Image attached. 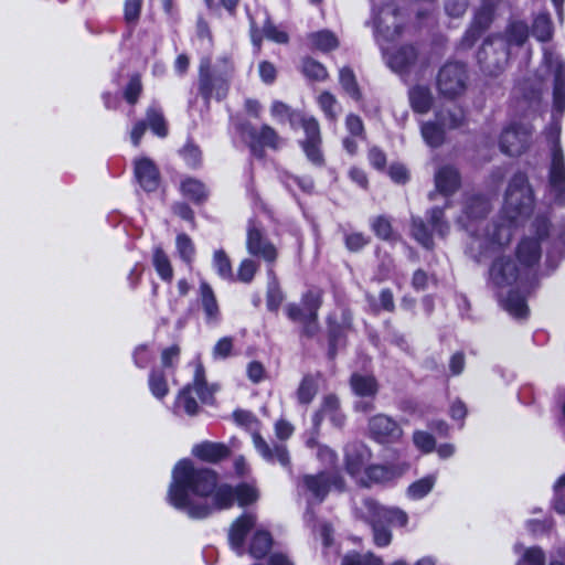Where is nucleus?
<instances>
[{
    "label": "nucleus",
    "instance_id": "e2e57ef3",
    "mask_svg": "<svg viewBox=\"0 0 565 565\" xmlns=\"http://www.w3.org/2000/svg\"><path fill=\"white\" fill-rule=\"evenodd\" d=\"M175 247L181 260L188 266H192L195 258V246L191 237L185 233H180L175 237Z\"/></svg>",
    "mask_w": 565,
    "mask_h": 565
},
{
    "label": "nucleus",
    "instance_id": "f03ea898",
    "mask_svg": "<svg viewBox=\"0 0 565 565\" xmlns=\"http://www.w3.org/2000/svg\"><path fill=\"white\" fill-rule=\"evenodd\" d=\"M285 315L290 322L299 323V340L301 342L315 340L317 345L324 350L329 362H335L339 352L347 349L349 334L354 329V315L349 307L343 308L340 313L329 312L324 318L322 333H320L319 316H306L298 303H287Z\"/></svg>",
    "mask_w": 565,
    "mask_h": 565
},
{
    "label": "nucleus",
    "instance_id": "a18cd8bd",
    "mask_svg": "<svg viewBox=\"0 0 565 565\" xmlns=\"http://www.w3.org/2000/svg\"><path fill=\"white\" fill-rule=\"evenodd\" d=\"M212 266L216 275L230 284L233 282V266L232 260L224 249H216L213 253Z\"/></svg>",
    "mask_w": 565,
    "mask_h": 565
},
{
    "label": "nucleus",
    "instance_id": "13d9d810",
    "mask_svg": "<svg viewBox=\"0 0 565 565\" xmlns=\"http://www.w3.org/2000/svg\"><path fill=\"white\" fill-rule=\"evenodd\" d=\"M258 270L259 264L256 260L244 258L241 260L236 274L233 273V282L249 285L253 282Z\"/></svg>",
    "mask_w": 565,
    "mask_h": 565
},
{
    "label": "nucleus",
    "instance_id": "8fccbe9b",
    "mask_svg": "<svg viewBox=\"0 0 565 565\" xmlns=\"http://www.w3.org/2000/svg\"><path fill=\"white\" fill-rule=\"evenodd\" d=\"M435 116L448 129H458L466 124V111L462 107H455L446 111L438 110Z\"/></svg>",
    "mask_w": 565,
    "mask_h": 565
},
{
    "label": "nucleus",
    "instance_id": "bb28decb",
    "mask_svg": "<svg viewBox=\"0 0 565 565\" xmlns=\"http://www.w3.org/2000/svg\"><path fill=\"white\" fill-rule=\"evenodd\" d=\"M180 193L198 206L205 204L210 198V190L206 184L194 177H185L181 180Z\"/></svg>",
    "mask_w": 565,
    "mask_h": 565
},
{
    "label": "nucleus",
    "instance_id": "ddd939ff",
    "mask_svg": "<svg viewBox=\"0 0 565 565\" xmlns=\"http://www.w3.org/2000/svg\"><path fill=\"white\" fill-rule=\"evenodd\" d=\"M366 520L371 526L393 525L404 527L408 523V515L399 508H387L374 498L363 500Z\"/></svg>",
    "mask_w": 565,
    "mask_h": 565
},
{
    "label": "nucleus",
    "instance_id": "4c0bfd02",
    "mask_svg": "<svg viewBox=\"0 0 565 565\" xmlns=\"http://www.w3.org/2000/svg\"><path fill=\"white\" fill-rule=\"evenodd\" d=\"M178 153L189 169L198 170L202 167V150L192 138L186 139L185 143L178 150Z\"/></svg>",
    "mask_w": 565,
    "mask_h": 565
},
{
    "label": "nucleus",
    "instance_id": "473e14b6",
    "mask_svg": "<svg viewBox=\"0 0 565 565\" xmlns=\"http://www.w3.org/2000/svg\"><path fill=\"white\" fill-rule=\"evenodd\" d=\"M411 236L425 249L433 250L435 248L433 230L419 216L412 217L411 220Z\"/></svg>",
    "mask_w": 565,
    "mask_h": 565
},
{
    "label": "nucleus",
    "instance_id": "20e7f679",
    "mask_svg": "<svg viewBox=\"0 0 565 565\" xmlns=\"http://www.w3.org/2000/svg\"><path fill=\"white\" fill-rule=\"evenodd\" d=\"M270 114L279 122L287 121L294 130L302 128L303 138L298 140V146L306 159L316 168H323L327 164L321 127L315 116H308L299 109H294L281 100L271 103Z\"/></svg>",
    "mask_w": 565,
    "mask_h": 565
},
{
    "label": "nucleus",
    "instance_id": "4468645a",
    "mask_svg": "<svg viewBox=\"0 0 565 565\" xmlns=\"http://www.w3.org/2000/svg\"><path fill=\"white\" fill-rule=\"evenodd\" d=\"M367 436L380 445H392L403 436L399 424L386 414H375L367 420Z\"/></svg>",
    "mask_w": 565,
    "mask_h": 565
},
{
    "label": "nucleus",
    "instance_id": "603ef678",
    "mask_svg": "<svg viewBox=\"0 0 565 565\" xmlns=\"http://www.w3.org/2000/svg\"><path fill=\"white\" fill-rule=\"evenodd\" d=\"M533 36L542 43L551 41L553 36V23L547 13H540L532 23Z\"/></svg>",
    "mask_w": 565,
    "mask_h": 565
},
{
    "label": "nucleus",
    "instance_id": "2eb2a0df",
    "mask_svg": "<svg viewBox=\"0 0 565 565\" xmlns=\"http://www.w3.org/2000/svg\"><path fill=\"white\" fill-rule=\"evenodd\" d=\"M302 486L319 502L324 501L332 487L342 489L344 480L338 472L319 471L316 475H305Z\"/></svg>",
    "mask_w": 565,
    "mask_h": 565
},
{
    "label": "nucleus",
    "instance_id": "bf43d9fd",
    "mask_svg": "<svg viewBox=\"0 0 565 565\" xmlns=\"http://www.w3.org/2000/svg\"><path fill=\"white\" fill-rule=\"evenodd\" d=\"M186 385H192L195 390V393L202 403H209L210 399H213V391L209 387L207 381L205 379V371L202 365H199L195 369L193 382L188 383Z\"/></svg>",
    "mask_w": 565,
    "mask_h": 565
},
{
    "label": "nucleus",
    "instance_id": "b1692460",
    "mask_svg": "<svg viewBox=\"0 0 565 565\" xmlns=\"http://www.w3.org/2000/svg\"><path fill=\"white\" fill-rule=\"evenodd\" d=\"M192 455L203 462L218 463L231 456V449L224 443L204 440L193 446Z\"/></svg>",
    "mask_w": 565,
    "mask_h": 565
},
{
    "label": "nucleus",
    "instance_id": "37998d69",
    "mask_svg": "<svg viewBox=\"0 0 565 565\" xmlns=\"http://www.w3.org/2000/svg\"><path fill=\"white\" fill-rule=\"evenodd\" d=\"M553 106L556 110L565 109V64L558 63L554 71Z\"/></svg>",
    "mask_w": 565,
    "mask_h": 565
},
{
    "label": "nucleus",
    "instance_id": "393cba45",
    "mask_svg": "<svg viewBox=\"0 0 565 565\" xmlns=\"http://www.w3.org/2000/svg\"><path fill=\"white\" fill-rule=\"evenodd\" d=\"M201 308L206 324H217L222 319L221 308L212 286L207 281H201L199 286Z\"/></svg>",
    "mask_w": 565,
    "mask_h": 565
},
{
    "label": "nucleus",
    "instance_id": "6ab92c4d",
    "mask_svg": "<svg viewBox=\"0 0 565 565\" xmlns=\"http://www.w3.org/2000/svg\"><path fill=\"white\" fill-rule=\"evenodd\" d=\"M501 307L513 318L525 320L530 316L527 306V296L530 294V285L524 288L513 287L507 296H502V291L497 292Z\"/></svg>",
    "mask_w": 565,
    "mask_h": 565
},
{
    "label": "nucleus",
    "instance_id": "0eeeda50",
    "mask_svg": "<svg viewBox=\"0 0 565 565\" xmlns=\"http://www.w3.org/2000/svg\"><path fill=\"white\" fill-rule=\"evenodd\" d=\"M239 132L245 139L250 153L257 159L265 158L266 149L274 151L280 149L284 142L277 130L268 124L256 127L250 122H243Z\"/></svg>",
    "mask_w": 565,
    "mask_h": 565
},
{
    "label": "nucleus",
    "instance_id": "72a5a7b5",
    "mask_svg": "<svg viewBox=\"0 0 565 565\" xmlns=\"http://www.w3.org/2000/svg\"><path fill=\"white\" fill-rule=\"evenodd\" d=\"M339 83L343 92L355 103L363 100V93L356 79L354 71L350 66L339 70Z\"/></svg>",
    "mask_w": 565,
    "mask_h": 565
},
{
    "label": "nucleus",
    "instance_id": "f3484780",
    "mask_svg": "<svg viewBox=\"0 0 565 565\" xmlns=\"http://www.w3.org/2000/svg\"><path fill=\"white\" fill-rule=\"evenodd\" d=\"M419 56L418 47L414 44H402L386 53L388 67L399 76H407L416 65Z\"/></svg>",
    "mask_w": 565,
    "mask_h": 565
},
{
    "label": "nucleus",
    "instance_id": "a19ab883",
    "mask_svg": "<svg viewBox=\"0 0 565 565\" xmlns=\"http://www.w3.org/2000/svg\"><path fill=\"white\" fill-rule=\"evenodd\" d=\"M148 386L152 396L159 401H163L170 392L168 380L162 369L153 367L149 372Z\"/></svg>",
    "mask_w": 565,
    "mask_h": 565
},
{
    "label": "nucleus",
    "instance_id": "f8f14e48",
    "mask_svg": "<svg viewBox=\"0 0 565 565\" xmlns=\"http://www.w3.org/2000/svg\"><path fill=\"white\" fill-rule=\"evenodd\" d=\"M547 181L554 203L565 206V157L558 140L551 148Z\"/></svg>",
    "mask_w": 565,
    "mask_h": 565
},
{
    "label": "nucleus",
    "instance_id": "ea45409f",
    "mask_svg": "<svg viewBox=\"0 0 565 565\" xmlns=\"http://www.w3.org/2000/svg\"><path fill=\"white\" fill-rule=\"evenodd\" d=\"M529 35V25L522 20L510 21L504 30V38L509 45L522 46L527 41Z\"/></svg>",
    "mask_w": 565,
    "mask_h": 565
},
{
    "label": "nucleus",
    "instance_id": "f257e3e1",
    "mask_svg": "<svg viewBox=\"0 0 565 565\" xmlns=\"http://www.w3.org/2000/svg\"><path fill=\"white\" fill-rule=\"evenodd\" d=\"M167 500L190 519L203 520L215 510H228L235 504L234 487L218 486V473L206 467H195L191 459L179 460L172 470Z\"/></svg>",
    "mask_w": 565,
    "mask_h": 565
},
{
    "label": "nucleus",
    "instance_id": "39448f33",
    "mask_svg": "<svg viewBox=\"0 0 565 565\" xmlns=\"http://www.w3.org/2000/svg\"><path fill=\"white\" fill-rule=\"evenodd\" d=\"M234 74L235 65L230 56H220L215 63L210 55L200 58L198 94L206 107L212 99L222 102L227 98Z\"/></svg>",
    "mask_w": 565,
    "mask_h": 565
},
{
    "label": "nucleus",
    "instance_id": "4be33fe9",
    "mask_svg": "<svg viewBox=\"0 0 565 565\" xmlns=\"http://www.w3.org/2000/svg\"><path fill=\"white\" fill-rule=\"evenodd\" d=\"M434 183L439 194L450 198L461 188V173L454 164H444L435 172Z\"/></svg>",
    "mask_w": 565,
    "mask_h": 565
},
{
    "label": "nucleus",
    "instance_id": "e433bc0d",
    "mask_svg": "<svg viewBox=\"0 0 565 565\" xmlns=\"http://www.w3.org/2000/svg\"><path fill=\"white\" fill-rule=\"evenodd\" d=\"M152 266L161 280L170 284L173 280V267L169 256L161 246H156L151 257Z\"/></svg>",
    "mask_w": 565,
    "mask_h": 565
},
{
    "label": "nucleus",
    "instance_id": "69168bd1",
    "mask_svg": "<svg viewBox=\"0 0 565 565\" xmlns=\"http://www.w3.org/2000/svg\"><path fill=\"white\" fill-rule=\"evenodd\" d=\"M344 127L348 131V135L358 137L359 140L362 141L366 140L367 134L365 125L359 115L354 113H349L344 119Z\"/></svg>",
    "mask_w": 565,
    "mask_h": 565
},
{
    "label": "nucleus",
    "instance_id": "5701e85b",
    "mask_svg": "<svg viewBox=\"0 0 565 565\" xmlns=\"http://www.w3.org/2000/svg\"><path fill=\"white\" fill-rule=\"evenodd\" d=\"M515 257L522 268L530 270V277L533 279L532 269L540 263L542 257V246L539 239H534L531 236L522 237L515 247Z\"/></svg>",
    "mask_w": 565,
    "mask_h": 565
},
{
    "label": "nucleus",
    "instance_id": "c9c22d12",
    "mask_svg": "<svg viewBox=\"0 0 565 565\" xmlns=\"http://www.w3.org/2000/svg\"><path fill=\"white\" fill-rule=\"evenodd\" d=\"M318 376L319 373L317 375L307 373L302 376L296 391L297 402L300 405L307 406L315 399L319 390Z\"/></svg>",
    "mask_w": 565,
    "mask_h": 565
},
{
    "label": "nucleus",
    "instance_id": "1a4fd4ad",
    "mask_svg": "<svg viewBox=\"0 0 565 565\" xmlns=\"http://www.w3.org/2000/svg\"><path fill=\"white\" fill-rule=\"evenodd\" d=\"M246 249L253 257L263 259L267 265V275H274V267L279 253L274 243L265 235L262 227L250 221L247 225Z\"/></svg>",
    "mask_w": 565,
    "mask_h": 565
},
{
    "label": "nucleus",
    "instance_id": "58836bf2",
    "mask_svg": "<svg viewBox=\"0 0 565 565\" xmlns=\"http://www.w3.org/2000/svg\"><path fill=\"white\" fill-rule=\"evenodd\" d=\"M323 290L320 287H311L306 290L298 303L306 316H319V311L323 305Z\"/></svg>",
    "mask_w": 565,
    "mask_h": 565
},
{
    "label": "nucleus",
    "instance_id": "aec40b11",
    "mask_svg": "<svg viewBox=\"0 0 565 565\" xmlns=\"http://www.w3.org/2000/svg\"><path fill=\"white\" fill-rule=\"evenodd\" d=\"M252 438L255 449L265 461L269 463L278 462L287 469L291 468L290 455L285 444L275 443L270 446L258 431H255Z\"/></svg>",
    "mask_w": 565,
    "mask_h": 565
},
{
    "label": "nucleus",
    "instance_id": "de8ad7c7",
    "mask_svg": "<svg viewBox=\"0 0 565 565\" xmlns=\"http://www.w3.org/2000/svg\"><path fill=\"white\" fill-rule=\"evenodd\" d=\"M310 41L317 50L323 53L332 52L340 45L338 36L327 29L311 33Z\"/></svg>",
    "mask_w": 565,
    "mask_h": 565
},
{
    "label": "nucleus",
    "instance_id": "2f4dec72",
    "mask_svg": "<svg viewBox=\"0 0 565 565\" xmlns=\"http://www.w3.org/2000/svg\"><path fill=\"white\" fill-rule=\"evenodd\" d=\"M499 3L500 0H480L470 23L487 32L495 19Z\"/></svg>",
    "mask_w": 565,
    "mask_h": 565
},
{
    "label": "nucleus",
    "instance_id": "c756f323",
    "mask_svg": "<svg viewBox=\"0 0 565 565\" xmlns=\"http://www.w3.org/2000/svg\"><path fill=\"white\" fill-rule=\"evenodd\" d=\"M274 544V539L268 530L257 529L253 532L248 544V553L255 559L265 558Z\"/></svg>",
    "mask_w": 565,
    "mask_h": 565
},
{
    "label": "nucleus",
    "instance_id": "6e6d98bb",
    "mask_svg": "<svg viewBox=\"0 0 565 565\" xmlns=\"http://www.w3.org/2000/svg\"><path fill=\"white\" fill-rule=\"evenodd\" d=\"M317 103L328 121L335 122L338 120V108L340 106L338 99L331 92H321L317 98Z\"/></svg>",
    "mask_w": 565,
    "mask_h": 565
},
{
    "label": "nucleus",
    "instance_id": "5fc2aeb1",
    "mask_svg": "<svg viewBox=\"0 0 565 565\" xmlns=\"http://www.w3.org/2000/svg\"><path fill=\"white\" fill-rule=\"evenodd\" d=\"M142 92L143 85L141 74L134 73L129 76V79L122 89V98L128 105L135 106L139 102Z\"/></svg>",
    "mask_w": 565,
    "mask_h": 565
},
{
    "label": "nucleus",
    "instance_id": "052dcab7",
    "mask_svg": "<svg viewBox=\"0 0 565 565\" xmlns=\"http://www.w3.org/2000/svg\"><path fill=\"white\" fill-rule=\"evenodd\" d=\"M436 483V476L428 475L414 482L407 488V495L413 500H420L425 498L434 488Z\"/></svg>",
    "mask_w": 565,
    "mask_h": 565
},
{
    "label": "nucleus",
    "instance_id": "0e129e2a",
    "mask_svg": "<svg viewBox=\"0 0 565 565\" xmlns=\"http://www.w3.org/2000/svg\"><path fill=\"white\" fill-rule=\"evenodd\" d=\"M341 565H384L381 557L372 552L361 554L356 551L348 552L341 559Z\"/></svg>",
    "mask_w": 565,
    "mask_h": 565
},
{
    "label": "nucleus",
    "instance_id": "7ed1b4c3",
    "mask_svg": "<svg viewBox=\"0 0 565 565\" xmlns=\"http://www.w3.org/2000/svg\"><path fill=\"white\" fill-rule=\"evenodd\" d=\"M534 206V191L524 171H516L509 181L499 216L488 226L490 242L499 246L510 244L521 217L529 216Z\"/></svg>",
    "mask_w": 565,
    "mask_h": 565
},
{
    "label": "nucleus",
    "instance_id": "a878e982",
    "mask_svg": "<svg viewBox=\"0 0 565 565\" xmlns=\"http://www.w3.org/2000/svg\"><path fill=\"white\" fill-rule=\"evenodd\" d=\"M408 102L415 114H428L435 103V97L428 85L415 84L407 92Z\"/></svg>",
    "mask_w": 565,
    "mask_h": 565
},
{
    "label": "nucleus",
    "instance_id": "6e6552de",
    "mask_svg": "<svg viewBox=\"0 0 565 565\" xmlns=\"http://www.w3.org/2000/svg\"><path fill=\"white\" fill-rule=\"evenodd\" d=\"M468 71L463 63L446 62L436 76V87L441 97L455 100L467 90Z\"/></svg>",
    "mask_w": 565,
    "mask_h": 565
},
{
    "label": "nucleus",
    "instance_id": "09e8293b",
    "mask_svg": "<svg viewBox=\"0 0 565 565\" xmlns=\"http://www.w3.org/2000/svg\"><path fill=\"white\" fill-rule=\"evenodd\" d=\"M195 390L192 385H184L175 397V406L181 407L188 416H195L200 412V406L193 396Z\"/></svg>",
    "mask_w": 565,
    "mask_h": 565
},
{
    "label": "nucleus",
    "instance_id": "864d4df0",
    "mask_svg": "<svg viewBox=\"0 0 565 565\" xmlns=\"http://www.w3.org/2000/svg\"><path fill=\"white\" fill-rule=\"evenodd\" d=\"M235 503L241 508L254 504L259 499L256 487L247 482H239L234 486Z\"/></svg>",
    "mask_w": 565,
    "mask_h": 565
},
{
    "label": "nucleus",
    "instance_id": "79ce46f5",
    "mask_svg": "<svg viewBox=\"0 0 565 565\" xmlns=\"http://www.w3.org/2000/svg\"><path fill=\"white\" fill-rule=\"evenodd\" d=\"M301 74L311 82H324L329 77L327 67L311 56L301 60Z\"/></svg>",
    "mask_w": 565,
    "mask_h": 565
},
{
    "label": "nucleus",
    "instance_id": "dca6fc26",
    "mask_svg": "<svg viewBox=\"0 0 565 565\" xmlns=\"http://www.w3.org/2000/svg\"><path fill=\"white\" fill-rule=\"evenodd\" d=\"M257 523L256 514L244 512L238 515L230 525L227 542L234 552L242 555L245 551L246 540Z\"/></svg>",
    "mask_w": 565,
    "mask_h": 565
},
{
    "label": "nucleus",
    "instance_id": "3c124183",
    "mask_svg": "<svg viewBox=\"0 0 565 565\" xmlns=\"http://www.w3.org/2000/svg\"><path fill=\"white\" fill-rule=\"evenodd\" d=\"M489 213V203L481 194L470 195L465 203V214L468 218H484Z\"/></svg>",
    "mask_w": 565,
    "mask_h": 565
},
{
    "label": "nucleus",
    "instance_id": "a211bd4d",
    "mask_svg": "<svg viewBox=\"0 0 565 565\" xmlns=\"http://www.w3.org/2000/svg\"><path fill=\"white\" fill-rule=\"evenodd\" d=\"M134 178L147 193L156 192L161 183L160 170L148 157H139L134 160Z\"/></svg>",
    "mask_w": 565,
    "mask_h": 565
},
{
    "label": "nucleus",
    "instance_id": "423d86ee",
    "mask_svg": "<svg viewBox=\"0 0 565 565\" xmlns=\"http://www.w3.org/2000/svg\"><path fill=\"white\" fill-rule=\"evenodd\" d=\"M489 279L497 292L508 287L524 288L531 285L530 270L522 268L511 256L495 257L489 267Z\"/></svg>",
    "mask_w": 565,
    "mask_h": 565
},
{
    "label": "nucleus",
    "instance_id": "c85d7f7f",
    "mask_svg": "<svg viewBox=\"0 0 565 565\" xmlns=\"http://www.w3.org/2000/svg\"><path fill=\"white\" fill-rule=\"evenodd\" d=\"M404 470L395 463H373L364 469V476L370 483H387L396 480L403 475Z\"/></svg>",
    "mask_w": 565,
    "mask_h": 565
},
{
    "label": "nucleus",
    "instance_id": "7c9ffc66",
    "mask_svg": "<svg viewBox=\"0 0 565 565\" xmlns=\"http://www.w3.org/2000/svg\"><path fill=\"white\" fill-rule=\"evenodd\" d=\"M320 407L335 428H343L347 423V415L341 409L340 398L334 393L326 394L322 397Z\"/></svg>",
    "mask_w": 565,
    "mask_h": 565
},
{
    "label": "nucleus",
    "instance_id": "412c9836",
    "mask_svg": "<svg viewBox=\"0 0 565 565\" xmlns=\"http://www.w3.org/2000/svg\"><path fill=\"white\" fill-rule=\"evenodd\" d=\"M371 449L362 441H353L344 449V468L351 477H358L371 459Z\"/></svg>",
    "mask_w": 565,
    "mask_h": 565
},
{
    "label": "nucleus",
    "instance_id": "f704fd0d",
    "mask_svg": "<svg viewBox=\"0 0 565 565\" xmlns=\"http://www.w3.org/2000/svg\"><path fill=\"white\" fill-rule=\"evenodd\" d=\"M148 128L159 138H166L169 134L168 122L163 111L158 105H150L146 109V118Z\"/></svg>",
    "mask_w": 565,
    "mask_h": 565
},
{
    "label": "nucleus",
    "instance_id": "338daca9",
    "mask_svg": "<svg viewBox=\"0 0 565 565\" xmlns=\"http://www.w3.org/2000/svg\"><path fill=\"white\" fill-rule=\"evenodd\" d=\"M264 35L265 39L271 41L277 44H287L289 42V35L286 31L280 30L268 15L266 17L264 23Z\"/></svg>",
    "mask_w": 565,
    "mask_h": 565
},
{
    "label": "nucleus",
    "instance_id": "4d7b16f0",
    "mask_svg": "<svg viewBox=\"0 0 565 565\" xmlns=\"http://www.w3.org/2000/svg\"><path fill=\"white\" fill-rule=\"evenodd\" d=\"M270 281L268 282L266 291V307L270 312H277L284 301V294L279 286L276 273L268 275Z\"/></svg>",
    "mask_w": 565,
    "mask_h": 565
},
{
    "label": "nucleus",
    "instance_id": "49530a36",
    "mask_svg": "<svg viewBox=\"0 0 565 565\" xmlns=\"http://www.w3.org/2000/svg\"><path fill=\"white\" fill-rule=\"evenodd\" d=\"M422 136L425 142L433 147H440L445 142V129L440 121H426L422 125Z\"/></svg>",
    "mask_w": 565,
    "mask_h": 565
},
{
    "label": "nucleus",
    "instance_id": "9b49d317",
    "mask_svg": "<svg viewBox=\"0 0 565 565\" xmlns=\"http://www.w3.org/2000/svg\"><path fill=\"white\" fill-rule=\"evenodd\" d=\"M532 128L522 122H511L503 128L499 147L502 153L509 157H520L526 152L532 142Z\"/></svg>",
    "mask_w": 565,
    "mask_h": 565
},
{
    "label": "nucleus",
    "instance_id": "680f3d73",
    "mask_svg": "<svg viewBox=\"0 0 565 565\" xmlns=\"http://www.w3.org/2000/svg\"><path fill=\"white\" fill-rule=\"evenodd\" d=\"M371 242H372L371 236L363 232L353 231V232H345L343 234L344 247L350 253H360L366 246H369L371 244Z\"/></svg>",
    "mask_w": 565,
    "mask_h": 565
},
{
    "label": "nucleus",
    "instance_id": "c03bdc74",
    "mask_svg": "<svg viewBox=\"0 0 565 565\" xmlns=\"http://www.w3.org/2000/svg\"><path fill=\"white\" fill-rule=\"evenodd\" d=\"M427 223L430 228L441 238L446 237L450 231V225L446 220L445 207L433 206L426 212Z\"/></svg>",
    "mask_w": 565,
    "mask_h": 565
},
{
    "label": "nucleus",
    "instance_id": "774afa93",
    "mask_svg": "<svg viewBox=\"0 0 565 565\" xmlns=\"http://www.w3.org/2000/svg\"><path fill=\"white\" fill-rule=\"evenodd\" d=\"M385 171L394 184L405 185L411 181V172L405 163L394 161Z\"/></svg>",
    "mask_w": 565,
    "mask_h": 565
},
{
    "label": "nucleus",
    "instance_id": "9d476101",
    "mask_svg": "<svg viewBox=\"0 0 565 565\" xmlns=\"http://www.w3.org/2000/svg\"><path fill=\"white\" fill-rule=\"evenodd\" d=\"M352 393L360 397L353 403L355 413L369 414L375 409V399L380 391V384L372 374L354 372L349 379Z\"/></svg>",
    "mask_w": 565,
    "mask_h": 565
},
{
    "label": "nucleus",
    "instance_id": "cd10ccee",
    "mask_svg": "<svg viewBox=\"0 0 565 565\" xmlns=\"http://www.w3.org/2000/svg\"><path fill=\"white\" fill-rule=\"evenodd\" d=\"M370 228L380 241L391 245L402 242V235L394 228L392 217L385 214L373 216L370 220Z\"/></svg>",
    "mask_w": 565,
    "mask_h": 565
}]
</instances>
